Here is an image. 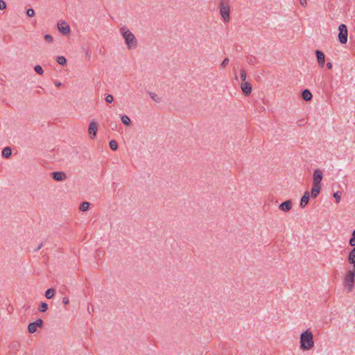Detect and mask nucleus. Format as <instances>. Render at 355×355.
Masks as SVG:
<instances>
[{
  "label": "nucleus",
  "instance_id": "f257e3e1",
  "mask_svg": "<svg viewBox=\"0 0 355 355\" xmlns=\"http://www.w3.org/2000/svg\"><path fill=\"white\" fill-rule=\"evenodd\" d=\"M120 32L125 40L128 49H135L137 46V41L134 34L126 27L121 28Z\"/></svg>",
  "mask_w": 355,
  "mask_h": 355
},
{
  "label": "nucleus",
  "instance_id": "f03ea898",
  "mask_svg": "<svg viewBox=\"0 0 355 355\" xmlns=\"http://www.w3.org/2000/svg\"><path fill=\"white\" fill-rule=\"evenodd\" d=\"M314 345L313 336L311 331L306 330L300 335V347L303 350H309Z\"/></svg>",
  "mask_w": 355,
  "mask_h": 355
},
{
  "label": "nucleus",
  "instance_id": "7ed1b4c3",
  "mask_svg": "<svg viewBox=\"0 0 355 355\" xmlns=\"http://www.w3.org/2000/svg\"><path fill=\"white\" fill-rule=\"evenodd\" d=\"M345 286L348 292L352 291L355 283V268L349 270L344 277Z\"/></svg>",
  "mask_w": 355,
  "mask_h": 355
},
{
  "label": "nucleus",
  "instance_id": "20e7f679",
  "mask_svg": "<svg viewBox=\"0 0 355 355\" xmlns=\"http://www.w3.org/2000/svg\"><path fill=\"white\" fill-rule=\"evenodd\" d=\"M220 14L225 22H228L230 21V6L225 1L221 0L219 6Z\"/></svg>",
  "mask_w": 355,
  "mask_h": 355
},
{
  "label": "nucleus",
  "instance_id": "39448f33",
  "mask_svg": "<svg viewBox=\"0 0 355 355\" xmlns=\"http://www.w3.org/2000/svg\"><path fill=\"white\" fill-rule=\"evenodd\" d=\"M338 39L341 44H346L347 42V28L345 24H340L338 27Z\"/></svg>",
  "mask_w": 355,
  "mask_h": 355
},
{
  "label": "nucleus",
  "instance_id": "423d86ee",
  "mask_svg": "<svg viewBox=\"0 0 355 355\" xmlns=\"http://www.w3.org/2000/svg\"><path fill=\"white\" fill-rule=\"evenodd\" d=\"M58 31L62 35H67L70 33V26L69 25L64 21H60L58 22L57 24Z\"/></svg>",
  "mask_w": 355,
  "mask_h": 355
},
{
  "label": "nucleus",
  "instance_id": "0eeeda50",
  "mask_svg": "<svg viewBox=\"0 0 355 355\" xmlns=\"http://www.w3.org/2000/svg\"><path fill=\"white\" fill-rule=\"evenodd\" d=\"M98 125L96 121H92L89 123L88 127V135L90 139H94L96 136Z\"/></svg>",
  "mask_w": 355,
  "mask_h": 355
},
{
  "label": "nucleus",
  "instance_id": "6e6552de",
  "mask_svg": "<svg viewBox=\"0 0 355 355\" xmlns=\"http://www.w3.org/2000/svg\"><path fill=\"white\" fill-rule=\"evenodd\" d=\"M43 321L42 319H37L35 322H31L28 326V330L30 334H33L37 331V327H42Z\"/></svg>",
  "mask_w": 355,
  "mask_h": 355
},
{
  "label": "nucleus",
  "instance_id": "1a4fd4ad",
  "mask_svg": "<svg viewBox=\"0 0 355 355\" xmlns=\"http://www.w3.org/2000/svg\"><path fill=\"white\" fill-rule=\"evenodd\" d=\"M241 89L246 96H250L252 92V86L248 82H243L241 85Z\"/></svg>",
  "mask_w": 355,
  "mask_h": 355
},
{
  "label": "nucleus",
  "instance_id": "9d476101",
  "mask_svg": "<svg viewBox=\"0 0 355 355\" xmlns=\"http://www.w3.org/2000/svg\"><path fill=\"white\" fill-rule=\"evenodd\" d=\"M322 179V173L320 170L316 169L313 173V184L320 185V182Z\"/></svg>",
  "mask_w": 355,
  "mask_h": 355
},
{
  "label": "nucleus",
  "instance_id": "9b49d317",
  "mask_svg": "<svg viewBox=\"0 0 355 355\" xmlns=\"http://www.w3.org/2000/svg\"><path fill=\"white\" fill-rule=\"evenodd\" d=\"M315 54H316V56H317V60H318V62L319 66L320 67H323L324 64V62H325L324 54L321 51H319V50H317L315 51Z\"/></svg>",
  "mask_w": 355,
  "mask_h": 355
},
{
  "label": "nucleus",
  "instance_id": "f8f14e48",
  "mask_svg": "<svg viewBox=\"0 0 355 355\" xmlns=\"http://www.w3.org/2000/svg\"><path fill=\"white\" fill-rule=\"evenodd\" d=\"M292 207V202L291 200H286L279 206V208L281 211L284 212H288L291 209Z\"/></svg>",
  "mask_w": 355,
  "mask_h": 355
},
{
  "label": "nucleus",
  "instance_id": "ddd939ff",
  "mask_svg": "<svg viewBox=\"0 0 355 355\" xmlns=\"http://www.w3.org/2000/svg\"><path fill=\"white\" fill-rule=\"evenodd\" d=\"M51 175L56 181H63L67 179V175L63 172H53L51 173Z\"/></svg>",
  "mask_w": 355,
  "mask_h": 355
},
{
  "label": "nucleus",
  "instance_id": "4468645a",
  "mask_svg": "<svg viewBox=\"0 0 355 355\" xmlns=\"http://www.w3.org/2000/svg\"><path fill=\"white\" fill-rule=\"evenodd\" d=\"M347 261L353 266V268H355V247L349 252Z\"/></svg>",
  "mask_w": 355,
  "mask_h": 355
},
{
  "label": "nucleus",
  "instance_id": "2eb2a0df",
  "mask_svg": "<svg viewBox=\"0 0 355 355\" xmlns=\"http://www.w3.org/2000/svg\"><path fill=\"white\" fill-rule=\"evenodd\" d=\"M309 191H306L304 194V196L302 197L300 206L302 208H304L309 202Z\"/></svg>",
  "mask_w": 355,
  "mask_h": 355
},
{
  "label": "nucleus",
  "instance_id": "dca6fc26",
  "mask_svg": "<svg viewBox=\"0 0 355 355\" xmlns=\"http://www.w3.org/2000/svg\"><path fill=\"white\" fill-rule=\"evenodd\" d=\"M320 190H321V185L313 184V187L311 189V197L313 198H315L320 193Z\"/></svg>",
  "mask_w": 355,
  "mask_h": 355
},
{
  "label": "nucleus",
  "instance_id": "f3484780",
  "mask_svg": "<svg viewBox=\"0 0 355 355\" xmlns=\"http://www.w3.org/2000/svg\"><path fill=\"white\" fill-rule=\"evenodd\" d=\"M302 96L303 99L306 101H309L312 98V94L309 89H304L302 92Z\"/></svg>",
  "mask_w": 355,
  "mask_h": 355
},
{
  "label": "nucleus",
  "instance_id": "a211bd4d",
  "mask_svg": "<svg viewBox=\"0 0 355 355\" xmlns=\"http://www.w3.org/2000/svg\"><path fill=\"white\" fill-rule=\"evenodd\" d=\"M12 155V150L10 147H6L2 150V156L5 158H8Z\"/></svg>",
  "mask_w": 355,
  "mask_h": 355
},
{
  "label": "nucleus",
  "instance_id": "6ab92c4d",
  "mask_svg": "<svg viewBox=\"0 0 355 355\" xmlns=\"http://www.w3.org/2000/svg\"><path fill=\"white\" fill-rule=\"evenodd\" d=\"M55 295V290L53 288H49L46 291L45 296L47 299H51Z\"/></svg>",
  "mask_w": 355,
  "mask_h": 355
},
{
  "label": "nucleus",
  "instance_id": "aec40b11",
  "mask_svg": "<svg viewBox=\"0 0 355 355\" xmlns=\"http://www.w3.org/2000/svg\"><path fill=\"white\" fill-rule=\"evenodd\" d=\"M121 121L124 125L127 126H129L131 123L130 119L127 115H123L121 116Z\"/></svg>",
  "mask_w": 355,
  "mask_h": 355
},
{
  "label": "nucleus",
  "instance_id": "412c9836",
  "mask_svg": "<svg viewBox=\"0 0 355 355\" xmlns=\"http://www.w3.org/2000/svg\"><path fill=\"white\" fill-rule=\"evenodd\" d=\"M89 203L87 202H83L80 205V210L82 211H85L89 209Z\"/></svg>",
  "mask_w": 355,
  "mask_h": 355
},
{
  "label": "nucleus",
  "instance_id": "4be33fe9",
  "mask_svg": "<svg viewBox=\"0 0 355 355\" xmlns=\"http://www.w3.org/2000/svg\"><path fill=\"white\" fill-rule=\"evenodd\" d=\"M48 304L46 302H42L39 307L40 312H45L48 309Z\"/></svg>",
  "mask_w": 355,
  "mask_h": 355
},
{
  "label": "nucleus",
  "instance_id": "5701e85b",
  "mask_svg": "<svg viewBox=\"0 0 355 355\" xmlns=\"http://www.w3.org/2000/svg\"><path fill=\"white\" fill-rule=\"evenodd\" d=\"M57 62L61 65H64L67 63V60L64 56H58Z\"/></svg>",
  "mask_w": 355,
  "mask_h": 355
},
{
  "label": "nucleus",
  "instance_id": "b1692460",
  "mask_svg": "<svg viewBox=\"0 0 355 355\" xmlns=\"http://www.w3.org/2000/svg\"><path fill=\"white\" fill-rule=\"evenodd\" d=\"M110 147L112 150H116L118 148V144L115 140L110 141Z\"/></svg>",
  "mask_w": 355,
  "mask_h": 355
},
{
  "label": "nucleus",
  "instance_id": "393cba45",
  "mask_svg": "<svg viewBox=\"0 0 355 355\" xmlns=\"http://www.w3.org/2000/svg\"><path fill=\"white\" fill-rule=\"evenodd\" d=\"M334 197L335 198L336 202L339 203L341 199V192L340 191H336L334 193Z\"/></svg>",
  "mask_w": 355,
  "mask_h": 355
},
{
  "label": "nucleus",
  "instance_id": "a878e982",
  "mask_svg": "<svg viewBox=\"0 0 355 355\" xmlns=\"http://www.w3.org/2000/svg\"><path fill=\"white\" fill-rule=\"evenodd\" d=\"M34 69L40 75H42L44 73L43 69L40 65H35Z\"/></svg>",
  "mask_w": 355,
  "mask_h": 355
},
{
  "label": "nucleus",
  "instance_id": "bb28decb",
  "mask_svg": "<svg viewBox=\"0 0 355 355\" xmlns=\"http://www.w3.org/2000/svg\"><path fill=\"white\" fill-rule=\"evenodd\" d=\"M44 38L45 41L49 44H51L53 42V38L51 35L46 34L44 35Z\"/></svg>",
  "mask_w": 355,
  "mask_h": 355
},
{
  "label": "nucleus",
  "instance_id": "cd10ccee",
  "mask_svg": "<svg viewBox=\"0 0 355 355\" xmlns=\"http://www.w3.org/2000/svg\"><path fill=\"white\" fill-rule=\"evenodd\" d=\"M26 15L30 17H32L35 15V11L32 8H28L26 10Z\"/></svg>",
  "mask_w": 355,
  "mask_h": 355
},
{
  "label": "nucleus",
  "instance_id": "c85d7f7f",
  "mask_svg": "<svg viewBox=\"0 0 355 355\" xmlns=\"http://www.w3.org/2000/svg\"><path fill=\"white\" fill-rule=\"evenodd\" d=\"M241 78L243 82H246L245 81V80H246V73H245V71L244 69H241Z\"/></svg>",
  "mask_w": 355,
  "mask_h": 355
},
{
  "label": "nucleus",
  "instance_id": "c756f323",
  "mask_svg": "<svg viewBox=\"0 0 355 355\" xmlns=\"http://www.w3.org/2000/svg\"><path fill=\"white\" fill-rule=\"evenodd\" d=\"M105 101L107 103H111L113 102L114 101V98L112 96V95L111 94H108L106 97H105Z\"/></svg>",
  "mask_w": 355,
  "mask_h": 355
},
{
  "label": "nucleus",
  "instance_id": "7c9ffc66",
  "mask_svg": "<svg viewBox=\"0 0 355 355\" xmlns=\"http://www.w3.org/2000/svg\"><path fill=\"white\" fill-rule=\"evenodd\" d=\"M349 244L350 246L355 248V237L352 236V238L349 241Z\"/></svg>",
  "mask_w": 355,
  "mask_h": 355
},
{
  "label": "nucleus",
  "instance_id": "2f4dec72",
  "mask_svg": "<svg viewBox=\"0 0 355 355\" xmlns=\"http://www.w3.org/2000/svg\"><path fill=\"white\" fill-rule=\"evenodd\" d=\"M228 63H229V59L227 58H226L223 60V62L221 63V67L224 68L228 64Z\"/></svg>",
  "mask_w": 355,
  "mask_h": 355
},
{
  "label": "nucleus",
  "instance_id": "473e14b6",
  "mask_svg": "<svg viewBox=\"0 0 355 355\" xmlns=\"http://www.w3.org/2000/svg\"><path fill=\"white\" fill-rule=\"evenodd\" d=\"M6 8V3L4 1L0 0V10H4Z\"/></svg>",
  "mask_w": 355,
  "mask_h": 355
},
{
  "label": "nucleus",
  "instance_id": "72a5a7b5",
  "mask_svg": "<svg viewBox=\"0 0 355 355\" xmlns=\"http://www.w3.org/2000/svg\"><path fill=\"white\" fill-rule=\"evenodd\" d=\"M150 96L155 101H159V98H158L157 95L154 94V93H151L150 94Z\"/></svg>",
  "mask_w": 355,
  "mask_h": 355
},
{
  "label": "nucleus",
  "instance_id": "f704fd0d",
  "mask_svg": "<svg viewBox=\"0 0 355 355\" xmlns=\"http://www.w3.org/2000/svg\"><path fill=\"white\" fill-rule=\"evenodd\" d=\"M62 302L64 304L67 305L69 303V300L68 297H63Z\"/></svg>",
  "mask_w": 355,
  "mask_h": 355
},
{
  "label": "nucleus",
  "instance_id": "c9c22d12",
  "mask_svg": "<svg viewBox=\"0 0 355 355\" xmlns=\"http://www.w3.org/2000/svg\"><path fill=\"white\" fill-rule=\"evenodd\" d=\"M300 3L302 6H306L307 3L306 0H300Z\"/></svg>",
  "mask_w": 355,
  "mask_h": 355
},
{
  "label": "nucleus",
  "instance_id": "e433bc0d",
  "mask_svg": "<svg viewBox=\"0 0 355 355\" xmlns=\"http://www.w3.org/2000/svg\"><path fill=\"white\" fill-rule=\"evenodd\" d=\"M327 67L328 69H331L332 68V64L331 62H327Z\"/></svg>",
  "mask_w": 355,
  "mask_h": 355
},
{
  "label": "nucleus",
  "instance_id": "4c0bfd02",
  "mask_svg": "<svg viewBox=\"0 0 355 355\" xmlns=\"http://www.w3.org/2000/svg\"><path fill=\"white\" fill-rule=\"evenodd\" d=\"M55 86H57V87H60V86H61V83H60V82H56V83H55Z\"/></svg>",
  "mask_w": 355,
  "mask_h": 355
},
{
  "label": "nucleus",
  "instance_id": "58836bf2",
  "mask_svg": "<svg viewBox=\"0 0 355 355\" xmlns=\"http://www.w3.org/2000/svg\"><path fill=\"white\" fill-rule=\"evenodd\" d=\"M42 246V244L41 243L38 247L36 249V251L39 250Z\"/></svg>",
  "mask_w": 355,
  "mask_h": 355
},
{
  "label": "nucleus",
  "instance_id": "ea45409f",
  "mask_svg": "<svg viewBox=\"0 0 355 355\" xmlns=\"http://www.w3.org/2000/svg\"><path fill=\"white\" fill-rule=\"evenodd\" d=\"M352 236L355 237V230L352 232Z\"/></svg>",
  "mask_w": 355,
  "mask_h": 355
}]
</instances>
